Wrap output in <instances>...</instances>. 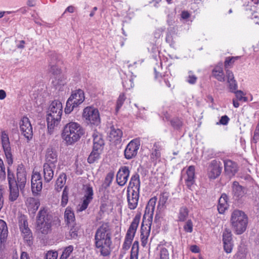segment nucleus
Segmentation results:
<instances>
[{
    "label": "nucleus",
    "instance_id": "obj_1",
    "mask_svg": "<svg viewBox=\"0 0 259 259\" xmlns=\"http://www.w3.org/2000/svg\"><path fill=\"white\" fill-rule=\"evenodd\" d=\"M97 251L104 256L109 255L111 251V233L107 224H102L97 230L95 236Z\"/></svg>",
    "mask_w": 259,
    "mask_h": 259
},
{
    "label": "nucleus",
    "instance_id": "obj_2",
    "mask_svg": "<svg viewBox=\"0 0 259 259\" xmlns=\"http://www.w3.org/2000/svg\"><path fill=\"white\" fill-rule=\"evenodd\" d=\"M84 133V130L79 124L70 122L64 127L62 138L66 145H71L78 141Z\"/></svg>",
    "mask_w": 259,
    "mask_h": 259
},
{
    "label": "nucleus",
    "instance_id": "obj_3",
    "mask_svg": "<svg viewBox=\"0 0 259 259\" xmlns=\"http://www.w3.org/2000/svg\"><path fill=\"white\" fill-rule=\"evenodd\" d=\"M156 201L157 199L156 197H152L148 201L146 207L145 214L144 215V219H145L146 216L148 217V224L144 225V223H143L141 229V243L143 246H145L147 244L148 238L150 235L152 220Z\"/></svg>",
    "mask_w": 259,
    "mask_h": 259
},
{
    "label": "nucleus",
    "instance_id": "obj_4",
    "mask_svg": "<svg viewBox=\"0 0 259 259\" xmlns=\"http://www.w3.org/2000/svg\"><path fill=\"white\" fill-rule=\"evenodd\" d=\"M230 222L234 232L236 234H241L246 229L248 218L243 211L235 210L232 213Z\"/></svg>",
    "mask_w": 259,
    "mask_h": 259
},
{
    "label": "nucleus",
    "instance_id": "obj_5",
    "mask_svg": "<svg viewBox=\"0 0 259 259\" xmlns=\"http://www.w3.org/2000/svg\"><path fill=\"white\" fill-rule=\"evenodd\" d=\"M52 217L46 208H41L39 211L36 220L37 230L41 234L46 235L51 231Z\"/></svg>",
    "mask_w": 259,
    "mask_h": 259
},
{
    "label": "nucleus",
    "instance_id": "obj_6",
    "mask_svg": "<svg viewBox=\"0 0 259 259\" xmlns=\"http://www.w3.org/2000/svg\"><path fill=\"white\" fill-rule=\"evenodd\" d=\"M84 94L80 89L73 91L67 101L65 113H70L73 109L81 104L84 100Z\"/></svg>",
    "mask_w": 259,
    "mask_h": 259
},
{
    "label": "nucleus",
    "instance_id": "obj_7",
    "mask_svg": "<svg viewBox=\"0 0 259 259\" xmlns=\"http://www.w3.org/2000/svg\"><path fill=\"white\" fill-rule=\"evenodd\" d=\"M9 171V168L8 167V179L9 186V200L11 202H14L17 200L19 196V187L16 184V182L12 177Z\"/></svg>",
    "mask_w": 259,
    "mask_h": 259
},
{
    "label": "nucleus",
    "instance_id": "obj_8",
    "mask_svg": "<svg viewBox=\"0 0 259 259\" xmlns=\"http://www.w3.org/2000/svg\"><path fill=\"white\" fill-rule=\"evenodd\" d=\"M140 146V141L138 139L132 140L126 146L124 150L125 158L130 159L135 157Z\"/></svg>",
    "mask_w": 259,
    "mask_h": 259
},
{
    "label": "nucleus",
    "instance_id": "obj_9",
    "mask_svg": "<svg viewBox=\"0 0 259 259\" xmlns=\"http://www.w3.org/2000/svg\"><path fill=\"white\" fill-rule=\"evenodd\" d=\"M18 222L20 229L24 239L26 241H30L32 235L30 230L28 227L26 217L24 215L21 214L18 218Z\"/></svg>",
    "mask_w": 259,
    "mask_h": 259
},
{
    "label": "nucleus",
    "instance_id": "obj_10",
    "mask_svg": "<svg viewBox=\"0 0 259 259\" xmlns=\"http://www.w3.org/2000/svg\"><path fill=\"white\" fill-rule=\"evenodd\" d=\"M221 171V162L213 160L209 164L207 172L208 177L210 179H215L220 175Z\"/></svg>",
    "mask_w": 259,
    "mask_h": 259
},
{
    "label": "nucleus",
    "instance_id": "obj_11",
    "mask_svg": "<svg viewBox=\"0 0 259 259\" xmlns=\"http://www.w3.org/2000/svg\"><path fill=\"white\" fill-rule=\"evenodd\" d=\"M93 188L90 186H87L84 190V195L83 198V201L81 204L79 205L77 210L79 211H82L85 210L88 206L89 203L93 198Z\"/></svg>",
    "mask_w": 259,
    "mask_h": 259
},
{
    "label": "nucleus",
    "instance_id": "obj_12",
    "mask_svg": "<svg viewBox=\"0 0 259 259\" xmlns=\"http://www.w3.org/2000/svg\"><path fill=\"white\" fill-rule=\"evenodd\" d=\"M139 193L138 191H135L132 189H127V199L128 207L130 209H135L137 205L139 198Z\"/></svg>",
    "mask_w": 259,
    "mask_h": 259
},
{
    "label": "nucleus",
    "instance_id": "obj_13",
    "mask_svg": "<svg viewBox=\"0 0 259 259\" xmlns=\"http://www.w3.org/2000/svg\"><path fill=\"white\" fill-rule=\"evenodd\" d=\"M130 171L127 166H121L116 174V182L121 186H124L127 182Z\"/></svg>",
    "mask_w": 259,
    "mask_h": 259
},
{
    "label": "nucleus",
    "instance_id": "obj_14",
    "mask_svg": "<svg viewBox=\"0 0 259 259\" xmlns=\"http://www.w3.org/2000/svg\"><path fill=\"white\" fill-rule=\"evenodd\" d=\"M20 129L25 137L29 140L32 136V127L29 119L23 117L20 122Z\"/></svg>",
    "mask_w": 259,
    "mask_h": 259
},
{
    "label": "nucleus",
    "instance_id": "obj_15",
    "mask_svg": "<svg viewBox=\"0 0 259 259\" xmlns=\"http://www.w3.org/2000/svg\"><path fill=\"white\" fill-rule=\"evenodd\" d=\"M42 181L41 175L38 172H33L31 177L32 192L35 195H37L42 189Z\"/></svg>",
    "mask_w": 259,
    "mask_h": 259
},
{
    "label": "nucleus",
    "instance_id": "obj_16",
    "mask_svg": "<svg viewBox=\"0 0 259 259\" xmlns=\"http://www.w3.org/2000/svg\"><path fill=\"white\" fill-rule=\"evenodd\" d=\"M61 118V114H47L48 132L50 135L53 133L55 126L59 124Z\"/></svg>",
    "mask_w": 259,
    "mask_h": 259
},
{
    "label": "nucleus",
    "instance_id": "obj_17",
    "mask_svg": "<svg viewBox=\"0 0 259 259\" xmlns=\"http://www.w3.org/2000/svg\"><path fill=\"white\" fill-rule=\"evenodd\" d=\"M17 185L19 186L20 190L21 191L25 187L26 182V174L25 167L22 164L18 166L17 169Z\"/></svg>",
    "mask_w": 259,
    "mask_h": 259
},
{
    "label": "nucleus",
    "instance_id": "obj_18",
    "mask_svg": "<svg viewBox=\"0 0 259 259\" xmlns=\"http://www.w3.org/2000/svg\"><path fill=\"white\" fill-rule=\"evenodd\" d=\"M108 138L109 140L115 144L119 142L122 137V132L118 128L113 125L110 126L107 130Z\"/></svg>",
    "mask_w": 259,
    "mask_h": 259
},
{
    "label": "nucleus",
    "instance_id": "obj_19",
    "mask_svg": "<svg viewBox=\"0 0 259 259\" xmlns=\"http://www.w3.org/2000/svg\"><path fill=\"white\" fill-rule=\"evenodd\" d=\"M25 204L29 213L34 215L40 206V201L37 198L29 197L25 199Z\"/></svg>",
    "mask_w": 259,
    "mask_h": 259
},
{
    "label": "nucleus",
    "instance_id": "obj_20",
    "mask_svg": "<svg viewBox=\"0 0 259 259\" xmlns=\"http://www.w3.org/2000/svg\"><path fill=\"white\" fill-rule=\"evenodd\" d=\"M55 167V165H50L48 163H44L42 175L44 180L46 183H49L53 179Z\"/></svg>",
    "mask_w": 259,
    "mask_h": 259
},
{
    "label": "nucleus",
    "instance_id": "obj_21",
    "mask_svg": "<svg viewBox=\"0 0 259 259\" xmlns=\"http://www.w3.org/2000/svg\"><path fill=\"white\" fill-rule=\"evenodd\" d=\"M140 218V215H136L135 217L127 230L125 237L133 240L139 224Z\"/></svg>",
    "mask_w": 259,
    "mask_h": 259
},
{
    "label": "nucleus",
    "instance_id": "obj_22",
    "mask_svg": "<svg viewBox=\"0 0 259 259\" xmlns=\"http://www.w3.org/2000/svg\"><path fill=\"white\" fill-rule=\"evenodd\" d=\"M47 112L48 113H62V103L58 100L52 101L47 108Z\"/></svg>",
    "mask_w": 259,
    "mask_h": 259
},
{
    "label": "nucleus",
    "instance_id": "obj_23",
    "mask_svg": "<svg viewBox=\"0 0 259 259\" xmlns=\"http://www.w3.org/2000/svg\"><path fill=\"white\" fill-rule=\"evenodd\" d=\"M225 171L229 177L235 175L238 170V167L236 163L230 160L224 161Z\"/></svg>",
    "mask_w": 259,
    "mask_h": 259
},
{
    "label": "nucleus",
    "instance_id": "obj_24",
    "mask_svg": "<svg viewBox=\"0 0 259 259\" xmlns=\"http://www.w3.org/2000/svg\"><path fill=\"white\" fill-rule=\"evenodd\" d=\"M185 180L187 187L191 189L195 182V167L194 166H190L187 169Z\"/></svg>",
    "mask_w": 259,
    "mask_h": 259
},
{
    "label": "nucleus",
    "instance_id": "obj_25",
    "mask_svg": "<svg viewBox=\"0 0 259 259\" xmlns=\"http://www.w3.org/2000/svg\"><path fill=\"white\" fill-rule=\"evenodd\" d=\"M58 156L56 151L52 148H48L46 154V163L50 165H55L57 162Z\"/></svg>",
    "mask_w": 259,
    "mask_h": 259
},
{
    "label": "nucleus",
    "instance_id": "obj_26",
    "mask_svg": "<svg viewBox=\"0 0 259 259\" xmlns=\"http://www.w3.org/2000/svg\"><path fill=\"white\" fill-rule=\"evenodd\" d=\"M226 76L228 88L232 93H234L237 91L238 85L236 81L234 79V76L233 72L229 70L226 71Z\"/></svg>",
    "mask_w": 259,
    "mask_h": 259
},
{
    "label": "nucleus",
    "instance_id": "obj_27",
    "mask_svg": "<svg viewBox=\"0 0 259 259\" xmlns=\"http://www.w3.org/2000/svg\"><path fill=\"white\" fill-rule=\"evenodd\" d=\"M212 74L219 81L224 82L225 81L222 63H220L214 67L212 70Z\"/></svg>",
    "mask_w": 259,
    "mask_h": 259
},
{
    "label": "nucleus",
    "instance_id": "obj_28",
    "mask_svg": "<svg viewBox=\"0 0 259 259\" xmlns=\"http://www.w3.org/2000/svg\"><path fill=\"white\" fill-rule=\"evenodd\" d=\"M235 94V99H233V106L235 108L239 106V101L246 102L248 101V98L246 97V93L241 90H237L234 93Z\"/></svg>",
    "mask_w": 259,
    "mask_h": 259
},
{
    "label": "nucleus",
    "instance_id": "obj_29",
    "mask_svg": "<svg viewBox=\"0 0 259 259\" xmlns=\"http://www.w3.org/2000/svg\"><path fill=\"white\" fill-rule=\"evenodd\" d=\"M93 147L97 148L99 150H100V149H103L104 142L102 135L99 133L95 131L93 134Z\"/></svg>",
    "mask_w": 259,
    "mask_h": 259
},
{
    "label": "nucleus",
    "instance_id": "obj_30",
    "mask_svg": "<svg viewBox=\"0 0 259 259\" xmlns=\"http://www.w3.org/2000/svg\"><path fill=\"white\" fill-rule=\"evenodd\" d=\"M130 188L132 189L135 191L137 190L138 192H140V177L138 174H136L132 176L127 189Z\"/></svg>",
    "mask_w": 259,
    "mask_h": 259
},
{
    "label": "nucleus",
    "instance_id": "obj_31",
    "mask_svg": "<svg viewBox=\"0 0 259 259\" xmlns=\"http://www.w3.org/2000/svg\"><path fill=\"white\" fill-rule=\"evenodd\" d=\"M228 197L225 194L222 195L219 200L218 209L220 213H223L228 207Z\"/></svg>",
    "mask_w": 259,
    "mask_h": 259
},
{
    "label": "nucleus",
    "instance_id": "obj_32",
    "mask_svg": "<svg viewBox=\"0 0 259 259\" xmlns=\"http://www.w3.org/2000/svg\"><path fill=\"white\" fill-rule=\"evenodd\" d=\"M87 124L98 125L100 123L99 114H83Z\"/></svg>",
    "mask_w": 259,
    "mask_h": 259
},
{
    "label": "nucleus",
    "instance_id": "obj_33",
    "mask_svg": "<svg viewBox=\"0 0 259 259\" xmlns=\"http://www.w3.org/2000/svg\"><path fill=\"white\" fill-rule=\"evenodd\" d=\"M8 228L5 222L0 220V243L6 241L8 237Z\"/></svg>",
    "mask_w": 259,
    "mask_h": 259
},
{
    "label": "nucleus",
    "instance_id": "obj_34",
    "mask_svg": "<svg viewBox=\"0 0 259 259\" xmlns=\"http://www.w3.org/2000/svg\"><path fill=\"white\" fill-rule=\"evenodd\" d=\"M66 82V78L63 74L55 76L52 80L53 85L59 90H61L62 87H63Z\"/></svg>",
    "mask_w": 259,
    "mask_h": 259
},
{
    "label": "nucleus",
    "instance_id": "obj_35",
    "mask_svg": "<svg viewBox=\"0 0 259 259\" xmlns=\"http://www.w3.org/2000/svg\"><path fill=\"white\" fill-rule=\"evenodd\" d=\"M232 192L234 196L238 198L244 195V191L241 186L237 182H234L232 185Z\"/></svg>",
    "mask_w": 259,
    "mask_h": 259
},
{
    "label": "nucleus",
    "instance_id": "obj_36",
    "mask_svg": "<svg viewBox=\"0 0 259 259\" xmlns=\"http://www.w3.org/2000/svg\"><path fill=\"white\" fill-rule=\"evenodd\" d=\"M102 150L103 149H100V150H99L98 149L93 147V150L88 157V162L90 163H93L99 159L100 157Z\"/></svg>",
    "mask_w": 259,
    "mask_h": 259
},
{
    "label": "nucleus",
    "instance_id": "obj_37",
    "mask_svg": "<svg viewBox=\"0 0 259 259\" xmlns=\"http://www.w3.org/2000/svg\"><path fill=\"white\" fill-rule=\"evenodd\" d=\"M67 179L66 175L64 173H61L58 178L56 183L55 189L57 191H60L66 183Z\"/></svg>",
    "mask_w": 259,
    "mask_h": 259
},
{
    "label": "nucleus",
    "instance_id": "obj_38",
    "mask_svg": "<svg viewBox=\"0 0 259 259\" xmlns=\"http://www.w3.org/2000/svg\"><path fill=\"white\" fill-rule=\"evenodd\" d=\"M161 150V146L158 143H155L153 147V151L151 154V158L155 161L159 159L161 156L160 151Z\"/></svg>",
    "mask_w": 259,
    "mask_h": 259
},
{
    "label": "nucleus",
    "instance_id": "obj_39",
    "mask_svg": "<svg viewBox=\"0 0 259 259\" xmlns=\"http://www.w3.org/2000/svg\"><path fill=\"white\" fill-rule=\"evenodd\" d=\"M1 139L4 151L11 150V148L8 135L5 132L2 133Z\"/></svg>",
    "mask_w": 259,
    "mask_h": 259
},
{
    "label": "nucleus",
    "instance_id": "obj_40",
    "mask_svg": "<svg viewBox=\"0 0 259 259\" xmlns=\"http://www.w3.org/2000/svg\"><path fill=\"white\" fill-rule=\"evenodd\" d=\"M64 218L67 224L73 223L74 221V214L70 207H68L66 208L64 212Z\"/></svg>",
    "mask_w": 259,
    "mask_h": 259
},
{
    "label": "nucleus",
    "instance_id": "obj_41",
    "mask_svg": "<svg viewBox=\"0 0 259 259\" xmlns=\"http://www.w3.org/2000/svg\"><path fill=\"white\" fill-rule=\"evenodd\" d=\"M189 214V210L185 206L180 208L178 214V221L180 222H184L187 220Z\"/></svg>",
    "mask_w": 259,
    "mask_h": 259
},
{
    "label": "nucleus",
    "instance_id": "obj_42",
    "mask_svg": "<svg viewBox=\"0 0 259 259\" xmlns=\"http://www.w3.org/2000/svg\"><path fill=\"white\" fill-rule=\"evenodd\" d=\"M68 193H69L68 189L67 188V187H65V188L64 189L63 193H62L61 202V205L63 207L65 206L68 203Z\"/></svg>",
    "mask_w": 259,
    "mask_h": 259
},
{
    "label": "nucleus",
    "instance_id": "obj_43",
    "mask_svg": "<svg viewBox=\"0 0 259 259\" xmlns=\"http://www.w3.org/2000/svg\"><path fill=\"white\" fill-rule=\"evenodd\" d=\"M231 231L229 229H226L223 233V242L232 241Z\"/></svg>",
    "mask_w": 259,
    "mask_h": 259
},
{
    "label": "nucleus",
    "instance_id": "obj_44",
    "mask_svg": "<svg viewBox=\"0 0 259 259\" xmlns=\"http://www.w3.org/2000/svg\"><path fill=\"white\" fill-rule=\"evenodd\" d=\"M159 259H169V253L168 250L164 247L160 249L159 253Z\"/></svg>",
    "mask_w": 259,
    "mask_h": 259
},
{
    "label": "nucleus",
    "instance_id": "obj_45",
    "mask_svg": "<svg viewBox=\"0 0 259 259\" xmlns=\"http://www.w3.org/2000/svg\"><path fill=\"white\" fill-rule=\"evenodd\" d=\"M5 166L2 159L0 157V181L4 180L6 178Z\"/></svg>",
    "mask_w": 259,
    "mask_h": 259
},
{
    "label": "nucleus",
    "instance_id": "obj_46",
    "mask_svg": "<svg viewBox=\"0 0 259 259\" xmlns=\"http://www.w3.org/2000/svg\"><path fill=\"white\" fill-rule=\"evenodd\" d=\"M223 247L225 251L227 253H230L232 252L233 244V242H223Z\"/></svg>",
    "mask_w": 259,
    "mask_h": 259
},
{
    "label": "nucleus",
    "instance_id": "obj_47",
    "mask_svg": "<svg viewBox=\"0 0 259 259\" xmlns=\"http://www.w3.org/2000/svg\"><path fill=\"white\" fill-rule=\"evenodd\" d=\"M6 161L8 165H11L13 163L12 154L11 150L4 151Z\"/></svg>",
    "mask_w": 259,
    "mask_h": 259
},
{
    "label": "nucleus",
    "instance_id": "obj_48",
    "mask_svg": "<svg viewBox=\"0 0 259 259\" xmlns=\"http://www.w3.org/2000/svg\"><path fill=\"white\" fill-rule=\"evenodd\" d=\"M83 113H99V111L96 107L92 105L85 107Z\"/></svg>",
    "mask_w": 259,
    "mask_h": 259
},
{
    "label": "nucleus",
    "instance_id": "obj_49",
    "mask_svg": "<svg viewBox=\"0 0 259 259\" xmlns=\"http://www.w3.org/2000/svg\"><path fill=\"white\" fill-rule=\"evenodd\" d=\"M193 223L191 220H188L184 226L185 231L188 233H191L193 231Z\"/></svg>",
    "mask_w": 259,
    "mask_h": 259
},
{
    "label": "nucleus",
    "instance_id": "obj_50",
    "mask_svg": "<svg viewBox=\"0 0 259 259\" xmlns=\"http://www.w3.org/2000/svg\"><path fill=\"white\" fill-rule=\"evenodd\" d=\"M125 97L123 94H121L117 101V106H116V111L118 112L119 109L122 106L124 101H125Z\"/></svg>",
    "mask_w": 259,
    "mask_h": 259
},
{
    "label": "nucleus",
    "instance_id": "obj_51",
    "mask_svg": "<svg viewBox=\"0 0 259 259\" xmlns=\"http://www.w3.org/2000/svg\"><path fill=\"white\" fill-rule=\"evenodd\" d=\"M74 249L72 245H69L66 247L63 250L62 255L67 258L72 253Z\"/></svg>",
    "mask_w": 259,
    "mask_h": 259
},
{
    "label": "nucleus",
    "instance_id": "obj_52",
    "mask_svg": "<svg viewBox=\"0 0 259 259\" xmlns=\"http://www.w3.org/2000/svg\"><path fill=\"white\" fill-rule=\"evenodd\" d=\"M58 257V252L56 251H49L45 255V259H57Z\"/></svg>",
    "mask_w": 259,
    "mask_h": 259
},
{
    "label": "nucleus",
    "instance_id": "obj_53",
    "mask_svg": "<svg viewBox=\"0 0 259 259\" xmlns=\"http://www.w3.org/2000/svg\"><path fill=\"white\" fill-rule=\"evenodd\" d=\"M50 72H52L54 75L58 76L62 75L61 74V69L58 67L57 65H52L51 66Z\"/></svg>",
    "mask_w": 259,
    "mask_h": 259
},
{
    "label": "nucleus",
    "instance_id": "obj_54",
    "mask_svg": "<svg viewBox=\"0 0 259 259\" xmlns=\"http://www.w3.org/2000/svg\"><path fill=\"white\" fill-rule=\"evenodd\" d=\"M187 81L190 84H194L196 80L197 77L194 75L191 71L189 72V75L186 79Z\"/></svg>",
    "mask_w": 259,
    "mask_h": 259
},
{
    "label": "nucleus",
    "instance_id": "obj_55",
    "mask_svg": "<svg viewBox=\"0 0 259 259\" xmlns=\"http://www.w3.org/2000/svg\"><path fill=\"white\" fill-rule=\"evenodd\" d=\"M133 240L125 237L123 242L122 248L124 250H127L130 248Z\"/></svg>",
    "mask_w": 259,
    "mask_h": 259
},
{
    "label": "nucleus",
    "instance_id": "obj_56",
    "mask_svg": "<svg viewBox=\"0 0 259 259\" xmlns=\"http://www.w3.org/2000/svg\"><path fill=\"white\" fill-rule=\"evenodd\" d=\"M123 86L126 89H130L134 87V83L131 79L124 80L123 82Z\"/></svg>",
    "mask_w": 259,
    "mask_h": 259
},
{
    "label": "nucleus",
    "instance_id": "obj_57",
    "mask_svg": "<svg viewBox=\"0 0 259 259\" xmlns=\"http://www.w3.org/2000/svg\"><path fill=\"white\" fill-rule=\"evenodd\" d=\"M70 237H68L69 239L76 238L77 236V231L76 228H72L69 231Z\"/></svg>",
    "mask_w": 259,
    "mask_h": 259
},
{
    "label": "nucleus",
    "instance_id": "obj_58",
    "mask_svg": "<svg viewBox=\"0 0 259 259\" xmlns=\"http://www.w3.org/2000/svg\"><path fill=\"white\" fill-rule=\"evenodd\" d=\"M229 120V117L227 115L223 116L219 122H217V124H221L223 125H226Z\"/></svg>",
    "mask_w": 259,
    "mask_h": 259
},
{
    "label": "nucleus",
    "instance_id": "obj_59",
    "mask_svg": "<svg viewBox=\"0 0 259 259\" xmlns=\"http://www.w3.org/2000/svg\"><path fill=\"white\" fill-rule=\"evenodd\" d=\"M251 18L253 20L255 23L259 24V15L257 12L253 13Z\"/></svg>",
    "mask_w": 259,
    "mask_h": 259
},
{
    "label": "nucleus",
    "instance_id": "obj_60",
    "mask_svg": "<svg viewBox=\"0 0 259 259\" xmlns=\"http://www.w3.org/2000/svg\"><path fill=\"white\" fill-rule=\"evenodd\" d=\"M138 242L137 241H135L133 245L132 249V252H135L137 254L138 251Z\"/></svg>",
    "mask_w": 259,
    "mask_h": 259
},
{
    "label": "nucleus",
    "instance_id": "obj_61",
    "mask_svg": "<svg viewBox=\"0 0 259 259\" xmlns=\"http://www.w3.org/2000/svg\"><path fill=\"white\" fill-rule=\"evenodd\" d=\"M114 177V174L113 172H109L107 174L106 178V181L109 182V183H110Z\"/></svg>",
    "mask_w": 259,
    "mask_h": 259
},
{
    "label": "nucleus",
    "instance_id": "obj_62",
    "mask_svg": "<svg viewBox=\"0 0 259 259\" xmlns=\"http://www.w3.org/2000/svg\"><path fill=\"white\" fill-rule=\"evenodd\" d=\"M190 250L194 253H198L200 251L199 247L196 245H192L190 247Z\"/></svg>",
    "mask_w": 259,
    "mask_h": 259
},
{
    "label": "nucleus",
    "instance_id": "obj_63",
    "mask_svg": "<svg viewBox=\"0 0 259 259\" xmlns=\"http://www.w3.org/2000/svg\"><path fill=\"white\" fill-rule=\"evenodd\" d=\"M190 16L189 13L187 11H183L182 13L181 17L183 19H186L189 18Z\"/></svg>",
    "mask_w": 259,
    "mask_h": 259
},
{
    "label": "nucleus",
    "instance_id": "obj_64",
    "mask_svg": "<svg viewBox=\"0 0 259 259\" xmlns=\"http://www.w3.org/2000/svg\"><path fill=\"white\" fill-rule=\"evenodd\" d=\"M20 259H29L28 254L26 252H22Z\"/></svg>",
    "mask_w": 259,
    "mask_h": 259
}]
</instances>
